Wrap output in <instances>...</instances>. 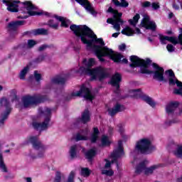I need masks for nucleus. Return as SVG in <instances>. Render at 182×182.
<instances>
[{
	"instance_id": "obj_1",
	"label": "nucleus",
	"mask_w": 182,
	"mask_h": 182,
	"mask_svg": "<svg viewBox=\"0 0 182 182\" xmlns=\"http://www.w3.org/2000/svg\"><path fill=\"white\" fill-rule=\"evenodd\" d=\"M70 29L77 38H80L81 42L84 45H87V48H92L97 58V51L96 50V46H100L102 49L107 48V46H105V43L103 41V38H97L93 31L86 25L72 24L70 26Z\"/></svg>"
},
{
	"instance_id": "obj_2",
	"label": "nucleus",
	"mask_w": 182,
	"mask_h": 182,
	"mask_svg": "<svg viewBox=\"0 0 182 182\" xmlns=\"http://www.w3.org/2000/svg\"><path fill=\"white\" fill-rule=\"evenodd\" d=\"M130 60L132 62L129 64L130 68H140L138 73L141 75H153L154 80L164 82L165 83L167 82V80L164 78V68L163 67H160L157 63H153L152 68L154 70H149V66L151 65V60L150 58L144 60L137 55H132Z\"/></svg>"
},
{
	"instance_id": "obj_3",
	"label": "nucleus",
	"mask_w": 182,
	"mask_h": 182,
	"mask_svg": "<svg viewBox=\"0 0 182 182\" xmlns=\"http://www.w3.org/2000/svg\"><path fill=\"white\" fill-rule=\"evenodd\" d=\"M82 63L87 68L80 67L79 70L82 75H89L91 76L90 80L103 82L105 79H107L110 76V74H109V72L105 68L100 66L91 69L92 66L95 65V58H90L88 61L85 58L82 60Z\"/></svg>"
},
{
	"instance_id": "obj_4",
	"label": "nucleus",
	"mask_w": 182,
	"mask_h": 182,
	"mask_svg": "<svg viewBox=\"0 0 182 182\" xmlns=\"http://www.w3.org/2000/svg\"><path fill=\"white\" fill-rule=\"evenodd\" d=\"M95 49L97 50V59H99L100 62L103 63L106 60L103 58H106L107 56L113 60L114 63H120L122 62V58H123V55L120 53H116L112 48H109L108 47H102L99 46H95Z\"/></svg>"
},
{
	"instance_id": "obj_5",
	"label": "nucleus",
	"mask_w": 182,
	"mask_h": 182,
	"mask_svg": "<svg viewBox=\"0 0 182 182\" xmlns=\"http://www.w3.org/2000/svg\"><path fill=\"white\" fill-rule=\"evenodd\" d=\"M135 150L140 154H151L156 150V146L151 144L150 139L143 138L136 142Z\"/></svg>"
},
{
	"instance_id": "obj_6",
	"label": "nucleus",
	"mask_w": 182,
	"mask_h": 182,
	"mask_svg": "<svg viewBox=\"0 0 182 182\" xmlns=\"http://www.w3.org/2000/svg\"><path fill=\"white\" fill-rule=\"evenodd\" d=\"M48 100V96L39 94L34 95H26L23 97V107L27 108L29 106H38L41 103H45Z\"/></svg>"
},
{
	"instance_id": "obj_7",
	"label": "nucleus",
	"mask_w": 182,
	"mask_h": 182,
	"mask_svg": "<svg viewBox=\"0 0 182 182\" xmlns=\"http://www.w3.org/2000/svg\"><path fill=\"white\" fill-rule=\"evenodd\" d=\"M28 141L31 142V144L33 146V149L34 150H38V153L37 156H32L31 157L33 159H42L45 156V151H46V146L42 144L41 141L38 139V136H31L28 139Z\"/></svg>"
},
{
	"instance_id": "obj_8",
	"label": "nucleus",
	"mask_w": 182,
	"mask_h": 182,
	"mask_svg": "<svg viewBox=\"0 0 182 182\" xmlns=\"http://www.w3.org/2000/svg\"><path fill=\"white\" fill-rule=\"evenodd\" d=\"M0 106L6 109L5 111L1 113V118L0 119V126H4V124H5V120H8V117H9V114H11L12 112V107L11 106V102L6 97H2L0 100Z\"/></svg>"
},
{
	"instance_id": "obj_9",
	"label": "nucleus",
	"mask_w": 182,
	"mask_h": 182,
	"mask_svg": "<svg viewBox=\"0 0 182 182\" xmlns=\"http://www.w3.org/2000/svg\"><path fill=\"white\" fill-rule=\"evenodd\" d=\"M72 96H76L77 97H84L86 100L93 102L95 95L92 94L90 89L86 87L85 84H82L80 88V90L77 92H72Z\"/></svg>"
},
{
	"instance_id": "obj_10",
	"label": "nucleus",
	"mask_w": 182,
	"mask_h": 182,
	"mask_svg": "<svg viewBox=\"0 0 182 182\" xmlns=\"http://www.w3.org/2000/svg\"><path fill=\"white\" fill-rule=\"evenodd\" d=\"M159 41L161 45H167V42H171L173 45H181L182 46V28H180V34L178 36V40L176 37L174 36H167L159 35Z\"/></svg>"
},
{
	"instance_id": "obj_11",
	"label": "nucleus",
	"mask_w": 182,
	"mask_h": 182,
	"mask_svg": "<svg viewBox=\"0 0 182 182\" xmlns=\"http://www.w3.org/2000/svg\"><path fill=\"white\" fill-rule=\"evenodd\" d=\"M108 14H112L113 18H115L114 23L112 24L114 26V29L116 31H120V23L123 25L124 21L122 19V16L123 15L122 13H119V11L114 9L113 7L109 6L107 11Z\"/></svg>"
},
{
	"instance_id": "obj_12",
	"label": "nucleus",
	"mask_w": 182,
	"mask_h": 182,
	"mask_svg": "<svg viewBox=\"0 0 182 182\" xmlns=\"http://www.w3.org/2000/svg\"><path fill=\"white\" fill-rule=\"evenodd\" d=\"M38 113L39 114H44V116H46L44 119V122L41 123V128H40L41 129V130H46V129H48L49 122H50V117L52 116V109H50L48 107H46L45 110H43V108L39 107Z\"/></svg>"
},
{
	"instance_id": "obj_13",
	"label": "nucleus",
	"mask_w": 182,
	"mask_h": 182,
	"mask_svg": "<svg viewBox=\"0 0 182 182\" xmlns=\"http://www.w3.org/2000/svg\"><path fill=\"white\" fill-rule=\"evenodd\" d=\"M25 23H26V21H11L8 23V25L6 27V29L11 36H15V35L18 33H17L18 28H19V26H22L23 25H25Z\"/></svg>"
},
{
	"instance_id": "obj_14",
	"label": "nucleus",
	"mask_w": 182,
	"mask_h": 182,
	"mask_svg": "<svg viewBox=\"0 0 182 182\" xmlns=\"http://www.w3.org/2000/svg\"><path fill=\"white\" fill-rule=\"evenodd\" d=\"M3 4H5L6 6H7V11L9 12L16 13L19 12V5L18 4H21V1L19 0H3Z\"/></svg>"
},
{
	"instance_id": "obj_15",
	"label": "nucleus",
	"mask_w": 182,
	"mask_h": 182,
	"mask_svg": "<svg viewBox=\"0 0 182 182\" xmlns=\"http://www.w3.org/2000/svg\"><path fill=\"white\" fill-rule=\"evenodd\" d=\"M132 92L134 93H138V97L144 100V102L147 103V105H149L151 107H156V102H154V101L151 97L141 92V89H135V90H133Z\"/></svg>"
},
{
	"instance_id": "obj_16",
	"label": "nucleus",
	"mask_w": 182,
	"mask_h": 182,
	"mask_svg": "<svg viewBox=\"0 0 182 182\" xmlns=\"http://www.w3.org/2000/svg\"><path fill=\"white\" fill-rule=\"evenodd\" d=\"M141 25L142 28H145V29L152 31V32H154L156 29H157V25H156V22L150 21V17L149 16H146L144 17L141 22Z\"/></svg>"
},
{
	"instance_id": "obj_17",
	"label": "nucleus",
	"mask_w": 182,
	"mask_h": 182,
	"mask_svg": "<svg viewBox=\"0 0 182 182\" xmlns=\"http://www.w3.org/2000/svg\"><path fill=\"white\" fill-rule=\"evenodd\" d=\"M75 2L81 5V6H84L86 11H88L92 15H96L97 14L95 9L92 7V4L89 0H75Z\"/></svg>"
},
{
	"instance_id": "obj_18",
	"label": "nucleus",
	"mask_w": 182,
	"mask_h": 182,
	"mask_svg": "<svg viewBox=\"0 0 182 182\" xmlns=\"http://www.w3.org/2000/svg\"><path fill=\"white\" fill-rule=\"evenodd\" d=\"M124 110H126L124 105L117 103L113 108H109L107 112L109 116L113 117V116L117 114V113H120V112H124Z\"/></svg>"
},
{
	"instance_id": "obj_19",
	"label": "nucleus",
	"mask_w": 182,
	"mask_h": 182,
	"mask_svg": "<svg viewBox=\"0 0 182 182\" xmlns=\"http://www.w3.org/2000/svg\"><path fill=\"white\" fill-rule=\"evenodd\" d=\"M124 154V148H123V141L119 140L118 141V147L114 149L111 154V157H117L120 159Z\"/></svg>"
},
{
	"instance_id": "obj_20",
	"label": "nucleus",
	"mask_w": 182,
	"mask_h": 182,
	"mask_svg": "<svg viewBox=\"0 0 182 182\" xmlns=\"http://www.w3.org/2000/svg\"><path fill=\"white\" fill-rule=\"evenodd\" d=\"M122 82V74L119 73H115L111 77L109 85L112 87H120V82Z\"/></svg>"
},
{
	"instance_id": "obj_21",
	"label": "nucleus",
	"mask_w": 182,
	"mask_h": 182,
	"mask_svg": "<svg viewBox=\"0 0 182 182\" xmlns=\"http://www.w3.org/2000/svg\"><path fill=\"white\" fill-rule=\"evenodd\" d=\"M82 152L85 154V159L90 162L92 163L93 161V159L96 157V154H97V151L96 149L92 148L87 151H85V149H82Z\"/></svg>"
},
{
	"instance_id": "obj_22",
	"label": "nucleus",
	"mask_w": 182,
	"mask_h": 182,
	"mask_svg": "<svg viewBox=\"0 0 182 182\" xmlns=\"http://www.w3.org/2000/svg\"><path fill=\"white\" fill-rule=\"evenodd\" d=\"M80 122L83 124H86L90 122V111H89V109L87 108L82 112Z\"/></svg>"
},
{
	"instance_id": "obj_23",
	"label": "nucleus",
	"mask_w": 182,
	"mask_h": 182,
	"mask_svg": "<svg viewBox=\"0 0 182 182\" xmlns=\"http://www.w3.org/2000/svg\"><path fill=\"white\" fill-rule=\"evenodd\" d=\"M180 106V103L177 101L176 102H171L166 105V112L168 114L174 113L177 107Z\"/></svg>"
},
{
	"instance_id": "obj_24",
	"label": "nucleus",
	"mask_w": 182,
	"mask_h": 182,
	"mask_svg": "<svg viewBox=\"0 0 182 182\" xmlns=\"http://www.w3.org/2000/svg\"><path fill=\"white\" fill-rule=\"evenodd\" d=\"M165 73L166 75H168L169 78H168V85L169 86H174L176 83V81L174 80L173 77H176V74H174V71L173 70H166Z\"/></svg>"
},
{
	"instance_id": "obj_25",
	"label": "nucleus",
	"mask_w": 182,
	"mask_h": 182,
	"mask_svg": "<svg viewBox=\"0 0 182 182\" xmlns=\"http://www.w3.org/2000/svg\"><path fill=\"white\" fill-rule=\"evenodd\" d=\"M99 134H100V131H99V128L94 127L93 132L91 134L90 138L91 143H96L97 141V139H99Z\"/></svg>"
},
{
	"instance_id": "obj_26",
	"label": "nucleus",
	"mask_w": 182,
	"mask_h": 182,
	"mask_svg": "<svg viewBox=\"0 0 182 182\" xmlns=\"http://www.w3.org/2000/svg\"><path fill=\"white\" fill-rule=\"evenodd\" d=\"M45 58H46V55H40L38 58H35L32 61L29 63V66H33V65H38V63H42L45 60Z\"/></svg>"
},
{
	"instance_id": "obj_27",
	"label": "nucleus",
	"mask_w": 182,
	"mask_h": 182,
	"mask_svg": "<svg viewBox=\"0 0 182 182\" xmlns=\"http://www.w3.org/2000/svg\"><path fill=\"white\" fill-rule=\"evenodd\" d=\"M121 33L122 35H126V36H133L136 32L130 26H127L123 30H122Z\"/></svg>"
},
{
	"instance_id": "obj_28",
	"label": "nucleus",
	"mask_w": 182,
	"mask_h": 182,
	"mask_svg": "<svg viewBox=\"0 0 182 182\" xmlns=\"http://www.w3.org/2000/svg\"><path fill=\"white\" fill-rule=\"evenodd\" d=\"M52 83L54 85H65L66 83V78L57 76L51 80Z\"/></svg>"
},
{
	"instance_id": "obj_29",
	"label": "nucleus",
	"mask_w": 182,
	"mask_h": 182,
	"mask_svg": "<svg viewBox=\"0 0 182 182\" xmlns=\"http://www.w3.org/2000/svg\"><path fill=\"white\" fill-rule=\"evenodd\" d=\"M53 18L57 19V21H59L60 22H61V24H60L61 28H69V24H68V22H66V18H65L64 17L55 15Z\"/></svg>"
},
{
	"instance_id": "obj_30",
	"label": "nucleus",
	"mask_w": 182,
	"mask_h": 182,
	"mask_svg": "<svg viewBox=\"0 0 182 182\" xmlns=\"http://www.w3.org/2000/svg\"><path fill=\"white\" fill-rule=\"evenodd\" d=\"M146 171V161L140 162L136 167L135 173L136 174H140L141 171Z\"/></svg>"
},
{
	"instance_id": "obj_31",
	"label": "nucleus",
	"mask_w": 182,
	"mask_h": 182,
	"mask_svg": "<svg viewBox=\"0 0 182 182\" xmlns=\"http://www.w3.org/2000/svg\"><path fill=\"white\" fill-rule=\"evenodd\" d=\"M48 30L45 28H36L33 30V35L38 36L39 35H48Z\"/></svg>"
},
{
	"instance_id": "obj_32",
	"label": "nucleus",
	"mask_w": 182,
	"mask_h": 182,
	"mask_svg": "<svg viewBox=\"0 0 182 182\" xmlns=\"http://www.w3.org/2000/svg\"><path fill=\"white\" fill-rule=\"evenodd\" d=\"M77 146L73 145L70 149V156L71 159H75L77 156Z\"/></svg>"
},
{
	"instance_id": "obj_33",
	"label": "nucleus",
	"mask_w": 182,
	"mask_h": 182,
	"mask_svg": "<svg viewBox=\"0 0 182 182\" xmlns=\"http://www.w3.org/2000/svg\"><path fill=\"white\" fill-rule=\"evenodd\" d=\"M0 168L4 173H8V168H6V165H5L2 154H0Z\"/></svg>"
},
{
	"instance_id": "obj_34",
	"label": "nucleus",
	"mask_w": 182,
	"mask_h": 182,
	"mask_svg": "<svg viewBox=\"0 0 182 182\" xmlns=\"http://www.w3.org/2000/svg\"><path fill=\"white\" fill-rule=\"evenodd\" d=\"M139 19H140V14H136L132 19H129L128 22L130 23V25H132V26H136L137 25V23L139 22Z\"/></svg>"
},
{
	"instance_id": "obj_35",
	"label": "nucleus",
	"mask_w": 182,
	"mask_h": 182,
	"mask_svg": "<svg viewBox=\"0 0 182 182\" xmlns=\"http://www.w3.org/2000/svg\"><path fill=\"white\" fill-rule=\"evenodd\" d=\"M48 26L49 28H51L52 29H58L59 28V23L55 22V20L50 19L47 23Z\"/></svg>"
},
{
	"instance_id": "obj_36",
	"label": "nucleus",
	"mask_w": 182,
	"mask_h": 182,
	"mask_svg": "<svg viewBox=\"0 0 182 182\" xmlns=\"http://www.w3.org/2000/svg\"><path fill=\"white\" fill-rule=\"evenodd\" d=\"M101 143L103 146H110L111 142L110 140H109V136L106 135H102L101 139Z\"/></svg>"
},
{
	"instance_id": "obj_37",
	"label": "nucleus",
	"mask_w": 182,
	"mask_h": 182,
	"mask_svg": "<svg viewBox=\"0 0 182 182\" xmlns=\"http://www.w3.org/2000/svg\"><path fill=\"white\" fill-rule=\"evenodd\" d=\"M29 72V65H26L24 68L21 71L19 77L21 80H25V76H26V73Z\"/></svg>"
},
{
	"instance_id": "obj_38",
	"label": "nucleus",
	"mask_w": 182,
	"mask_h": 182,
	"mask_svg": "<svg viewBox=\"0 0 182 182\" xmlns=\"http://www.w3.org/2000/svg\"><path fill=\"white\" fill-rule=\"evenodd\" d=\"M23 5L26 6V9L28 11V12L29 11H33V9H35V6L31 1H24L23 2Z\"/></svg>"
},
{
	"instance_id": "obj_39",
	"label": "nucleus",
	"mask_w": 182,
	"mask_h": 182,
	"mask_svg": "<svg viewBox=\"0 0 182 182\" xmlns=\"http://www.w3.org/2000/svg\"><path fill=\"white\" fill-rule=\"evenodd\" d=\"M160 167V165H154L149 168H145V174H153V172L154 171V170H156V168H159Z\"/></svg>"
},
{
	"instance_id": "obj_40",
	"label": "nucleus",
	"mask_w": 182,
	"mask_h": 182,
	"mask_svg": "<svg viewBox=\"0 0 182 182\" xmlns=\"http://www.w3.org/2000/svg\"><path fill=\"white\" fill-rule=\"evenodd\" d=\"M87 136L80 134V133H77L75 136L76 141H87Z\"/></svg>"
},
{
	"instance_id": "obj_41",
	"label": "nucleus",
	"mask_w": 182,
	"mask_h": 182,
	"mask_svg": "<svg viewBox=\"0 0 182 182\" xmlns=\"http://www.w3.org/2000/svg\"><path fill=\"white\" fill-rule=\"evenodd\" d=\"M81 176H83V177H89V176H90V170L88 168H82L81 169Z\"/></svg>"
},
{
	"instance_id": "obj_42",
	"label": "nucleus",
	"mask_w": 182,
	"mask_h": 182,
	"mask_svg": "<svg viewBox=\"0 0 182 182\" xmlns=\"http://www.w3.org/2000/svg\"><path fill=\"white\" fill-rule=\"evenodd\" d=\"M38 42H36V41L33 40V39H29L28 40L27 42V48L28 49H32V48H33V46H35V45H37Z\"/></svg>"
},
{
	"instance_id": "obj_43",
	"label": "nucleus",
	"mask_w": 182,
	"mask_h": 182,
	"mask_svg": "<svg viewBox=\"0 0 182 182\" xmlns=\"http://www.w3.org/2000/svg\"><path fill=\"white\" fill-rule=\"evenodd\" d=\"M180 0H175L172 4L173 9H175V11H178L180 9Z\"/></svg>"
},
{
	"instance_id": "obj_44",
	"label": "nucleus",
	"mask_w": 182,
	"mask_h": 182,
	"mask_svg": "<svg viewBox=\"0 0 182 182\" xmlns=\"http://www.w3.org/2000/svg\"><path fill=\"white\" fill-rule=\"evenodd\" d=\"M175 156L182 157V146H178L176 151H174Z\"/></svg>"
},
{
	"instance_id": "obj_45",
	"label": "nucleus",
	"mask_w": 182,
	"mask_h": 182,
	"mask_svg": "<svg viewBox=\"0 0 182 182\" xmlns=\"http://www.w3.org/2000/svg\"><path fill=\"white\" fill-rule=\"evenodd\" d=\"M62 181V174L60 171H57L55 173V177L53 182H60Z\"/></svg>"
},
{
	"instance_id": "obj_46",
	"label": "nucleus",
	"mask_w": 182,
	"mask_h": 182,
	"mask_svg": "<svg viewBox=\"0 0 182 182\" xmlns=\"http://www.w3.org/2000/svg\"><path fill=\"white\" fill-rule=\"evenodd\" d=\"M28 14L29 15V16H36V15L40 16L41 15H43V13L30 10L28 11Z\"/></svg>"
},
{
	"instance_id": "obj_47",
	"label": "nucleus",
	"mask_w": 182,
	"mask_h": 182,
	"mask_svg": "<svg viewBox=\"0 0 182 182\" xmlns=\"http://www.w3.org/2000/svg\"><path fill=\"white\" fill-rule=\"evenodd\" d=\"M102 174H105V176H109V177H112L114 174V172L113 170H103L102 171Z\"/></svg>"
},
{
	"instance_id": "obj_48",
	"label": "nucleus",
	"mask_w": 182,
	"mask_h": 182,
	"mask_svg": "<svg viewBox=\"0 0 182 182\" xmlns=\"http://www.w3.org/2000/svg\"><path fill=\"white\" fill-rule=\"evenodd\" d=\"M67 182H75V172L73 171L70 173Z\"/></svg>"
},
{
	"instance_id": "obj_49",
	"label": "nucleus",
	"mask_w": 182,
	"mask_h": 182,
	"mask_svg": "<svg viewBox=\"0 0 182 182\" xmlns=\"http://www.w3.org/2000/svg\"><path fill=\"white\" fill-rule=\"evenodd\" d=\"M34 77L37 82H41L42 80V75L38 73V71H34Z\"/></svg>"
},
{
	"instance_id": "obj_50",
	"label": "nucleus",
	"mask_w": 182,
	"mask_h": 182,
	"mask_svg": "<svg viewBox=\"0 0 182 182\" xmlns=\"http://www.w3.org/2000/svg\"><path fill=\"white\" fill-rule=\"evenodd\" d=\"M166 49H167L168 52H169L170 53H171L176 50V48L172 44H168L166 46Z\"/></svg>"
},
{
	"instance_id": "obj_51",
	"label": "nucleus",
	"mask_w": 182,
	"mask_h": 182,
	"mask_svg": "<svg viewBox=\"0 0 182 182\" xmlns=\"http://www.w3.org/2000/svg\"><path fill=\"white\" fill-rule=\"evenodd\" d=\"M32 126L35 130H39L41 129V122H33Z\"/></svg>"
},
{
	"instance_id": "obj_52",
	"label": "nucleus",
	"mask_w": 182,
	"mask_h": 182,
	"mask_svg": "<svg viewBox=\"0 0 182 182\" xmlns=\"http://www.w3.org/2000/svg\"><path fill=\"white\" fill-rule=\"evenodd\" d=\"M48 48H50L48 45L43 44L38 48V52H42L45 50V49H48Z\"/></svg>"
},
{
	"instance_id": "obj_53",
	"label": "nucleus",
	"mask_w": 182,
	"mask_h": 182,
	"mask_svg": "<svg viewBox=\"0 0 182 182\" xmlns=\"http://www.w3.org/2000/svg\"><path fill=\"white\" fill-rule=\"evenodd\" d=\"M117 127L119 128V132L120 134H123V133H124V127H123V124H119Z\"/></svg>"
},
{
	"instance_id": "obj_54",
	"label": "nucleus",
	"mask_w": 182,
	"mask_h": 182,
	"mask_svg": "<svg viewBox=\"0 0 182 182\" xmlns=\"http://www.w3.org/2000/svg\"><path fill=\"white\" fill-rule=\"evenodd\" d=\"M114 22H116V18H109L107 19V23H109L110 25H114Z\"/></svg>"
},
{
	"instance_id": "obj_55",
	"label": "nucleus",
	"mask_w": 182,
	"mask_h": 182,
	"mask_svg": "<svg viewBox=\"0 0 182 182\" xmlns=\"http://www.w3.org/2000/svg\"><path fill=\"white\" fill-rule=\"evenodd\" d=\"M119 6H122V8H127V6H129V3L126 1V0L121 1Z\"/></svg>"
},
{
	"instance_id": "obj_56",
	"label": "nucleus",
	"mask_w": 182,
	"mask_h": 182,
	"mask_svg": "<svg viewBox=\"0 0 182 182\" xmlns=\"http://www.w3.org/2000/svg\"><path fill=\"white\" fill-rule=\"evenodd\" d=\"M149 6H151V3L150 1H144L142 4V8H149Z\"/></svg>"
},
{
	"instance_id": "obj_57",
	"label": "nucleus",
	"mask_w": 182,
	"mask_h": 182,
	"mask_svg": "<svg viewBox=\"0 0 182 182\" xmlns=\"http://www.w3.org/2000/svg\"><path fill=\"white\" fill-rule=\"evenodd\" d=\"M105 168H110V167H112V162L107 159H105Z\"/></svg>"
},
{
	"instance_id": "obj_58",
	"label": "nucleus",
	"mask_w": 182,
	"mask_h": 182,
	"mask_svg": "<svg viewBox=\"0 0 182 182\" xmlns=\"http://www.w3.org/2000/svg\"><path fill=\"white\" fill-rule=\"evenodd\" d=\"M119 49L122 52H124V50H126V44L125 43H122L120 46H119Z\"/></svg>"
},
{
	"instance_id": "obj_59",
	"label": "nucleus",
	"mask_w": 182,
	"mask_h": 182,
	"mask_svg": "<svg viewBox=\"0 0 182 182\" xmlns=\"http://www.w3.org/2000/svg\"><path fill=\"white\" fill-rule=\"evenodd\" d=\"M11 93H14V98L11 100V102H14V100H18V96L16 95V90H12Z\"/></svg>"
},
{
	"instance_id": "obj_60",
	"label": "nucleus",
	"mask_w": 182,
	"mask_h": 182,
	"mask_svg": "<svg viewBox=\"0 0 182 182\" xmlns=\"http://www.w3.org/2000/svg\"><path fill=\"white\" fill-rule=\"evenodd\" d=\"M23 35L25 36H31V35H33V30L31 31H25Z\"/></svg>"
},
{
	"instance_id": "obj_61",
	"label": "nucleus",
	"mask_w": 182,
	"mask_h": 182,
	"mask_svg": "<svg viewBox=\"0 0 182 182\" xmlns=\"http://www.w3.org/2000/svg\"><path fill=\"white\" fill-rule=\"evenodd\" d=\"M112 159L111 161L112 164H113V163H115V164H117V163H119V161H118L119 158L112 157Z\"/></svg>"
},
{
	"instance_id": "obj_62",
	"label": "nucleus",
	"mask_w": 182,
	"mask_h": 182,
	"mask_svg": "<svg viewBox=\"0 0 182 182\" xmlns=\"http://www.w3.org/2000/svg\"><path fill=\"white\" fill-rule=\"evenodd\" d=\"M75 97H77L76 95H72V93L70 95H68L66 97H65V100L66 101H69V100H72V99Z\"/></svg>"
},
{
	"instance_id": "obj_63",
	"label": "nucleus",
	"mask_w": 182,
	"mask_h": 182,
	"mask_svg": "<svg viewBox=\"0 0 182 182\" xmlns=\"http://www.w3.org/2000/svg\"><path fill=\"white\" fill-rule=\"evenodd\" d=\"M153 9L157 10L160 8V6L157 3H152Z\"/></svg>"
},
{
	"instance_id": "obj_64",
	"label": "nucleus",
	"mask_w": 182,
	"mask_h": 182,
	"mask_svg": "<svg viewBox=\"0 0 182 182\" xmlns=\"http://www.w3.org/2000/svg\"><path fill=\"white\" fill-rule=\"evenodd\" d=\"M176 86L178 87H182V82L181 81H178V80H176Z\"/></svg>"
}]
</instances>
